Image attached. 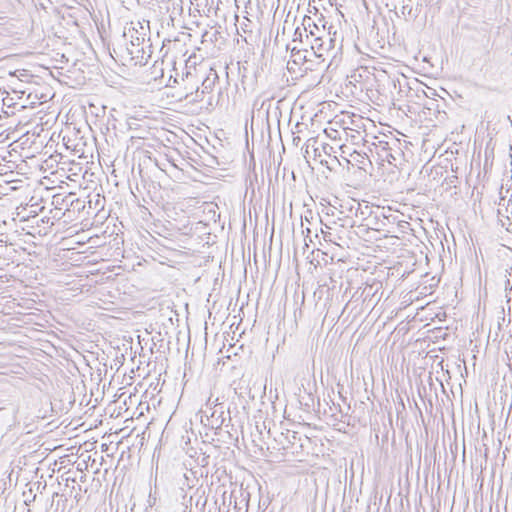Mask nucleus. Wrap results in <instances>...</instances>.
Segmentation results:
<instances>
[{"label":"nucleus","instance_id":"obj_8","mask_svg":"<svg viewBox=\"0 0 512 512\" xmlns=\"http://www.w3.org/2000/svg\"><path fill=\"white\" fill-rule=\"evenodd\" d=\"M376 149V153L381 157L383 160H387L389 163H391V159L395 160V157L389 152L390 148L388 147V143L384 141H379L378 144L373 143Z\"/></svg>","mask_w":512,"mask_h":512},{"label":"nucleus","instance_id":"obj_6","mask_svg":"<svg viewBox=\"0 0 512 512\" xmlns=\"http://www.w3.org/2000/svg\"><path fill=\"white\" fill-rule=\"evenodd\" d=\"M129 37V44L128 45H134V46H139V45H144L145 44H151L150 43V38L146 39V34L144 33H140L138 30H136L135 28H131L128 30V32H124L123 33V37Z\"/></svg>","mask_w":512,"mask_h":512},{"label":"nucleus","instance_id":"obj_1","mask_svg":"<svg viewBox=\"0 0 512 512\" xmlns=\"http://www.w3.org/2000/svg\"><path fill=\"white\" fill-rule=\"evenodd\" d=\"M152 53V44H145V46L126 45V47H114L110 55L115 60L122 62L123 65L144 66L148 63Z\"/></svg>","mask_w":512,"mask_h":512},{"label":"nucleus","instance_id":"obj_18","mask_svg":"<svg viewBox=\"0 0 512 512\" xmlns=\"http://www.w3.org/2000/svg\"><path fill=\"white\" fill-rule=\"evenodd\" d=\"M338 220L343 221V223L341 224L342 227H351L352 228L355 226V221L352 220V218H350L348 216H345L344 218L338 217Z\"/></svg>","mask_w":512,"mask_h":512},{"label":"nucleus","instance_id":"obj_15","mask_svg":"<svg viewBox=\"0 0 512 512\" xmlns=\"http://www.w3.org/2000/svg\"><path fill=\"white\" fill-rule=\"evenodd\" d=\"M355 161L359 162L360 164H363L365 165V161L367 160L370 164V160L368 159L367 156L365 155H362L361 153L357 152V151H354L351 155H350Z\"/></svg>","mask_w":512,"mask_h":512},{"label":"nucleus","instance_id":"obj_5","mask_svg":"<svg viewBox=\"0 0 512 512\" xmlns=\"http://www.w3.org/2000/svg\"><path fill=\"white\" fill-rule=\"evenodd\" d=\"M302 26L307 40L312 36H318L326 32L325 23L320 27L316 20L307 15L303 17Z\"/></svg>","mask_w":512,"mask_h":512},{"label":"nucleus","instance_id":"obj_20","mask_svg":"<svg viewBox=\"0 0 512 512\" xmlns=\"http://www.w3.org/2000/svg\"><path fill=\"white\" fill-rule=\"evenodd\" d=\"M427 109H435L438 113H440L439 104H434V102H431L429 106H426Z\"/></svg>","mask_w":512,"mask_h":512},{"label":"nucleus","instance_id":"obj_14","mask_svg":"<svg viewBox=\"0 0 512 512\" xmlns=\"http://www.w3.org/2000/svg\"><path fill=\"white\" fill-rule=\"evenodd\" d=\"M218 34H219V32L216 30L213 32L206 31L202 35V42H207V41L215 42V41H217Z\"/></svg>","mask_w":512,"mask_h":512},{"label":"nucleus","instance_id":"obj_16","mask_svg":"<svg viewBox=\"0 0 512 512\" xmlns=\"http://www.w3.org/2000/svg\"><path fill=\"white\" fill-rule=\"evenodd\" d=\"M23 496L25 497L24 503L29 506L31 502L36 500V494H33L32 488L29 489L28 493L23 492Z\"/></svg>","mask_w":512,"mask_h":512},{"label":"nucleus","instance_id":"obj_4","mask_svg":"<svg viewBox=\"0 0 512 512\" xmlns=\"http://www.w3.org/2000/svg\"><path fill=\"white\" fill-rule=\"evenodd\" d=\"M367 223L364 224L368 229L375 231H386V213L383 210L377 208L376 211H369V215L366 218Z\"/></svg>","mask_w":512,"mask_h":512},{"label":"nucleus","instance_id":"obj_22","mask_svg":"<svg viewBox=\"0 0 512 512\" xmlns=\"http://www.w3.org/2000/svg\"><path fill=\"white\" fill-rule=\"evenodd\" d=\"M316 22H317L318 24H321V25H322L323 23H325V25L327 24V22L324 20V17H323L322 15H320V16L318 17V20H317Z\"/></svg>","mask_w":512,"mask_h":512},{"label":"nucleus","instance_id":"obj_24","mask_svg":"<svg viewBox=\"0 0 512 512\" xmlns=\"http://www.w3.org/2000/svg\"><path fill=\"white\" fill-rule=\"evenodd\" d=\"M327 215H334V212L333 211H329L326 213Z\"/></svg>","mask_w":512,"mask_h":512},{"label":"nucleus","instance_id":"obj_17","mask_svg":"<svg viewBox=\"0 0 512 512\" xmlns=\"http://www.w3.org/2000/svg\"><path fill=\"white\" fill-rule=\"evenodd\" d=\"M305 35L304 29L302 30L300 27H297L293 34V42L300 41L303 42V36Z\"/></svg>","mask_w":512,"mask_h":512},{"label":"nucleus","instance_id":"obj_23","mask_svg":"<svg viewBox=\"0 0 512 512\" xmlns=\"http://www.w3.org/2000/svg\"><path fill=\"white\" fill-rule=\"evenodd\" d=\"M171 80L173 81V83H174V84H178V83H179V81H178V77L170 76L169 81H171Z\"/></svg>","mask_w":512,"mask_h":512},{"label":"nucleus","instance_id":"obj_11","mask_svg":"<svg viewBox=\"0 0 512 512\" xmlns=\"http://www.w3.org/2000/svg\"><path fill=\"white\" fill-rule=\"evenodd\" d=\"M492 62L498 67H503L505 70L509 69L508 57L502 53L494 52Z\"/></svg>","mask_w":512,"mask_h":512},{"label":"nucleus","instance_id":"obj_26","mask_svg":"<svg viewBox=\"0 0 512 512\" xmlns=\"http://www.w3.org/2000/svg\"><path fill=\"white\" fill-rule=\"evenodd\" d=\"M200 499H201V497H199V498H198V500L196 501V505H198V504H199Z\"/></svg>","mask_w":512,"mask_h":512},{"label":"nucleus","instance_id":"obj_2","mask_svg":"<svg viewBox=\"0 0 512 512\" xmlns=\"http://www.w3.org/2000/svg\"><path fill=\"white\" fill-rule=\"evenodd\" d=\"M209 68L208 62L199 60V56L195 53L191 54L185 60V68L182 72V81H192L193 85L198 84Z\"/></svg>","mask_w":512,"mask_h":512},{"label":"nucleus","instance_id":"obj_25","mask_svg":"<svg viewBox=\"0 0 512 512\" xmlns=\"http://www.w3.org/2000/svg\"><path fill=\"white\" fill-rule=\"evenodd\" d=\"M327 215H334V212L333 211H329L326 213Z\"/></svg>","mask_w":512,"mask_h":512},{"label":"nucleus","instance_id":"obj_10","mask_svg":"<svg viewBox=\"0 0 512 512\" xmlns=\"http://www.w3.org/2000/svg\"><path fill=\"white\" fill-rule=\"evenodd\" d=\"M353 210H355L354 215L356 217H361L363 220H366L369 215V211H372L368 205L363 206L360 203H356V207L352 205L349 211L353 212Z\"/></svg>","mask_w":512,"mask_h":512},{"label":"nucleus","instance_id":"obj_19","mask_svg":"<svg viewBox=\"0 0 512 512\" xmlns=\"http://www.w3.org/2000/svg\"><path fill=\"white\" fill-rule=\"evenodd\" d=\"M397 217L393 214H386V226L396 222Z\"/></svg>","mask_w":512,"mask_h":512},{"label":"nucleus","instance_id":"obj_21","mask_svg":"<svg viewBox=\"0 0 512 512\" xmlns=\"http://www.w3.org/2000/svg\"><path fill=\"white\" fill-rule=\"evenodd\" d=\"M322 233L324 235V239L327 241V240H331V233L329 232H325L324 230H322Z\"/></svg>","mask_w":512,"mask_h":512},{"label":"nucleus","instance_id":"obj_7","mask_svg":"<svg viewBox=\"0 0 512 512\" xmlns=\"http://www.w3.org/2000/svg\"><path fill=\"white\" fill-rule=\"evenodd\" d=\"M311 38V49L313 50L314 54L318 57H321L323 55V51H325L326 42L324 40V34L318 35V36H312Z\"/></svg>","mask_w":512,"mask_h":512},{"label":"nucleus","instance_id":"obj_12","mask_svg":"<svg viewBox=\"0 0 512 512\" xmlns=\"http://www.w3.org/2000/svg\"><path fill=\"white\" fill-rule=\"evenodd\" d=\"M331 28H332V26H329L328 31H326L324 34V40L326 42L325 51H327V52L333 50L336 46V38H335L336 32H334V37H331V31H330Z\"/></svg>","mask_w":512,"mask_h":512},{"label":"nucleus","instance_id":"obj_9","mask_svg":"<svg viewBox=\"0 0 512 512\" xmlns=\"http://www.w3.org/2000/svg\"><path fill=\"white\" fill-rule=\"evenodd\" d=\"M421 6H422V3H420V2L417 3L415 8H413L409 4H405L401 8V13L404 16H409V17H412L413 19H416L419 16V14H420V11H421L420 7Z\"/></svg>","mask_w":512,"mask_h":512},{"label":"nucleus","instance_id":"obj_13","mask_svg":"<svg viewBox=\"0 0 512 512\" xmlns=\"http://www.w3.org/2000/svg\"><path fill=\"white\" fill-rule=\"evenodd\" d=\"M217 410H214L211 414V426L212 428H220L224 422L222 417L223 410L220 411V415L216 416Z\"/></svg>","mask_w":512,"mask_h":512},{"label":"nucleus","instance_id":"obj_3","mask_svg":"<svg viewBox=\"0 0 512 512\" xmlns=\"http://www.w3.org/2000/svg\"><path fill=\"white\" fill-rule=\"evenodd\" d=\"M219 80V75L217 73L215 66H210L207 69V72L204 74V76L201 78V87L202 90L199 91L198 84H195L196 90L195 92H191L190 94H186L185 98L189 99V102H198L202 100V95L205 93H209L213 90L215 84Z\"/></svg>","mask_w":512,"mask_h":512}]
</instances>
